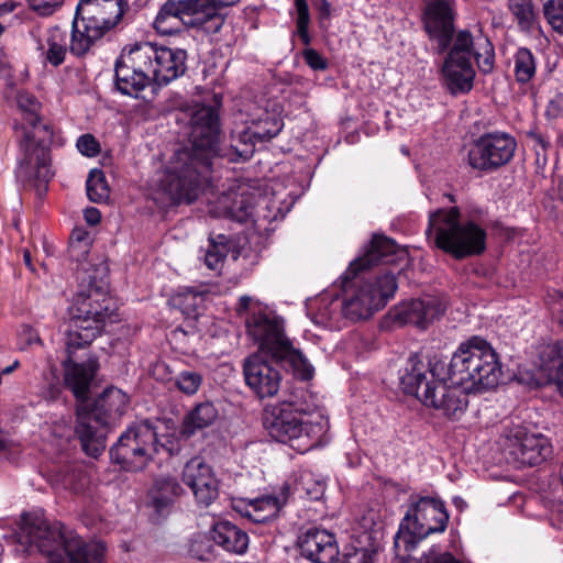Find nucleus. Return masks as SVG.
<instances>
[{"instance_id":"obj_33","label":"nucleus","mask_w":563,"mask_h":563,"mask_svg":"<svg viewBox=\"0 0 563 563\" xmlns=\"http://www.w3.org/2000/svg\"><path fill=\"white\" fill-rule=\"evenodd\" d=\"M181 11L177 0L166 1L154 20L155 30L163 35L179 32L184 26H187Z\"/></svg>"},{"instance_id":"obj_52","label":"nucleus","mask_w":563,"mask_h":563,"mask_svg":"<svg viewBox=\"0 0 563 563\" xmlns=\"http://www.w3.org/2000/svg\"><path fill=\"white\" fill-rule=\"evenodd\" d=\"M528 136L531 139L532 142L540 145L543 150H547L550 145L549 141L543 137L542 134L531 131L528 133Z\"/></svg>"},{"instance_id":"obj_57","label":"nucleus","mask_w":563,"mask_h":563,"mask_svg":"<svg viewBox=\"0 0 563 563\" xmlns=\"http://www.w3.org/2000/svg\"><path fill=\"white\" fill-rule=\"evenodd\" d=\"M559 191H560V197L563 201V177L562 179L560 180V184H559Z\"/></svg>"},{"instance_id":"obj_14","label":"nucleus","mask_w":563,"mask_h":563,"mask_svg":"<svg viewBox=\"0 0 563 563\" xmlns=\"http://www.w3.org/2000/svg\"><path fill=\"white\" fill-rule=\"evenodd\" d=\"M516 148L517 142L509 133H484L470 144L467 162L474 169L494 172L512 159Z\"/></svg>"},{"instance_id":"obj_51","label":"nucleus","mask_w":563,"mask_h":563,"mask_svg":"<svg viewBox=\"0 0 563 563\" xmlns=\"http://www.w3.org/2000/svg\"><path fill=\"white\" fill-rule=\"evenodd\" d=\"M85 220L90 225H96L101 220L100 211L97 208H88L85 210Z\"/></svg>"},{"instance_id":"obj_5","label":"nucleus","mask_w":563,"mask_h":563,"mask_svg":"<svg viewBox=\"0 0 563 563\" xmlns=\"http://www.w3.org/2000/svg\"><path fill=\"white\" fill-rule=\"evenodd\" d=\"M20 541L34 545L47 563H103L106 547L100 541L84 542L60 522H48L40 514L23 517Z\"/></svg>"},{"instance_id":"obj_35","label":"nucleus","mask_w":563,"mask_h":563,"mask_svg":"<svg viewBox=\"0 0 563 563\" xmlns=\"http://www.w3.org/2000/svg\"><path fill=\"white\" fill-rule=\"evenodd\" d=\"M508 8L522 32L532 33L539 29V14L533 0H508Z\"/></svg>"},{"instance_id":"obj_62","label":"nucleus","mask_w":563,"mask_h":563,"mask_svg":"<svg viewBox=\"0 0 563 563\" xmlns=\"http://www.w3.org/2000/svg\"><path fill=\"white\" fill-rule=\"evenodd\" d=\"M3 32V26L0 24V35L2 34Z\"/></svg>"},{"instance_id":"obj_32","label":"nucleus","mask_w":563,"mask_h":563,"mask_svg":"<svg viewBox=\"0 0 563 563\" xmlns=\"http://www.w3.org/2000/svg\"><path fill=\"white\" fill-rule=\"evenodd\" d=\"M308 313L313 323L321 327H333L342 316V303L338 298L324 295L309 306Z\"/></svg>"},{"instance_id":"obj_10","label":"nucleus","mask_w":563,"mask_h":563,"mask_svg":"<svg viewBox=\"0 0 563 563\" xmlns=\"http://www.w3.org/2000/svg\"><path fill=\"white\" fill-rule=\"evenodd\" d=\"M362 271L358 267L350 271L349 267L345 273L349 282L344 286V298L341 301L342 316L351 321L369 318L386 305L397 289L394 273L386 272L375 278H366L360 275Z\"/></svg>"},{"instance_id":"obj_26","label":"nucleus","mask_w":563,"mask_h":563,"mask_svg":"<svg viewBox=\"0 0 563 563\" xmlns=\"http://www.w3.org/2000/svg\"><path fill=\"white\" fill-rule=\"evenodd\" d=\"M289 485L284 484L277 495H265L245 504L243 515L254 522H265L275 517L289 498Z\"/></svg>"},{"instance_id":"obj_46","label":"nucleus","mask_w":563,"mask_h":563,"mask_svg":"<svg viewBox=\"0 0 563 563\" xmlns=\"http://www.w3.org/2000/svg\"><path fill=\"white\" fill-rule=\"evenodd\" d=\"M374 552L367 549H355L344 554L342 563H373Z\"/></svg>"},{"instance_id":"obj_25","label":"nucleus","mask_w":563,"mask_h":563,"mask_svg":"<svg viewBox=\"0 0 563 563\" xmlns=\"http://www.w3.org/2000/svg\"><path fill=\"white\" fill-rule=\"evenodd\" d=\"M406 255V251L398 250L391 239L374 235L365 254L350 264V271L356 267L364 271L378 263L391 264L396 260L405 258Z\"/></svg>"},{"instance_id":"obj_7","label":"nucleus","mask_w":563,"mask_h":563,"mask_svg":"<svg viewBox=\"0 0 563 563\" xmlns=\"http://www.w3.org/2000/svg\"><path fill=\"white\" fill-rule=\"evenodd\" d=\"M471 55L483 74L494 69L495 49L490 41L484 35L473 37L468 31L459 32L442 68L445 84L453 95L466 93L473 88L475 71Z\"/></svg>"},{"instance_id":"obj_39","label":"nucleus","mask_w":563,"mask_h":563,"mask_svg":"<svg viewBox=\"0 0 563 563\" xmlns=\"http://www.w3.org/2000/svg\"><path fill=\"white\" fill-rule=\"evenodd\" d=\"M219 242L210 239L205 253V264L212 271H219L223 266L224 260L228 255L225 236L219 235Z\"/></svg>"},{"instance_id":"obj_43","label":"nucleus","mask_w":563,"mask_h":563,"mask_svg":"<svg viewBox=\"0 0 563 563\" xmlns=\"http://www.w3.org/2000/svg\"><path fill=\"white\" fill-rule=\"evenodd\" d=\"M543 11L552 29L563 34V0H549Z\"/></svg>"},{"instance_id":"obj_13","label":"nucleus","mask_w":563,"mask_h":563,"mask_svg":"<svg viewBox=\"0 0 563 563\" xmlns=\"http://www.w3.org/2000/svg\"><path fill=\"white\" fill-rule=\"evenodd\" d=\"M158 451L156 432L148 422L129 428L111 448V459L125 471H142Z\"/></svg>"},{"instance_id":"obj_34","label":"nucleus","mask_w":563,"mask_h":563,"mask_svg":"<svg viewBox=\"0 0 563 563\" xmlns=\"http://www.w3.org/2000/svg\"><path fill=\"white\" fill-rule=\"evenodd\" d=\"M257 140L250 124H238L231 132V161L250 159L256 146Z\"/></svg>"},{"instance_id":"obj_17","label":"nucleus","mask_w":563,"mask_h":563,"mask_svg":"<svg viewBox=\"0 0 563 563\" xmlns=\"http://www.w3.org/2000/svg\"><path fill=\"white\" fill-rule=\"evenodd\" d=\"M256 196L249 186L236 185L231 187L228 192H223L217 199L210 201L209 212L213 217L230 218L243 222L253 214Z\"/></svg>"},{"instance_id":"obj_12","label":"nucleus","mask_w":563,"mask_h":563,"mask_svg":"<svg viewBox=\"0 0 563 563\" xmlns=\"http://www.w3.org/2000/svg\"><path fill=\"white\" fill-rule=\"evenodd\" d=\"M449 514L444 503L435 497H420L412 503L400 522L397 541L404 543L407 551L416 548L417 542L431 533L446 529Z\"/></svg>"},{"instance_id":"obj_48","label":"nucleus","mask_w":563,"mask_h":563,"mask_svg":"<svg viewBox=\"0 0 563 563\" xmlns=\"http://www.w3.org/2000/svg\"><path fill=\"white\" fill-rule=\"evenodd\" d=\"M303 59L313 70H324L328 67L327 60L313 48L303 51Z\"/></svg>"},{"instance_id":"obj_20","label":"nucleus","mask_w":563,"mask_h":563,"mask_svg":"<svg viewBox=\"0 0 563 563\" xmlns=\"http://www.w3.org/2000/svg\"><path fill=\"white\" fill-rule=\"evenodd\" d=\"M183 479L200 505L209 506L219 496V482L211 466L200 457H194L186 463Z\"/></svg>"},{"instance_id":"obj_37","label":"nucleus","mask_w":563,"mask_h":563,"mask_svg":"<svg viewBox=\"0 0 563 563\" xmlns=\"http://www.w3.org/2000/svg\"><path fill=\"white\" fill-rule=\"evenodd\" d=\"M257 142H266L275 137L282 130V121L268 112H264L250 124Z\"/></svg>"},{"instance_id":"obj_6","label":"nucleus","mask_w":563,"mask_h":563,"mask_svg":"<svg viewBox=\"0 0 563 563\" xmlns=\"http://www.w3.org/2000/svg\"><path fill=\"white\" fill-rule=\"evenodd\" d=\"M16 102L26 123L21 128V156L15 172L16 177L23 181L37 179L47 184L53 177L48 151L53 132L47 124L42 122L38 115L41 103L32 93L20 91Z\"/></svg>"},{"instance_id":"obj_49","label":"nucleus","mask_w":563,"mask_h":563,"mask_svg":"<svg viewBox=\"0 0 563 563\" xmlns=\"http://www.w3.org/2000/svg\"><path fill=\"white\" fill-rule=\"evenodd\" d=\"M19 336L23 349H26L35 343L41 344L38 333L30 325H23Z\"/></svg>"},{"instance_id":"obj_47","label":"nucleus","mask_w":563,"mask_h":563,"mask_svg":"<svg viewBox=\"0 0 563 563\" xmlns=\"http://www.w3.org/2000/svg\"><path fill=\"white\" fill-rule=\"evenodd\" d=\"M32 10L41 15H49L60 4V0H27Z\"/></svg>"},{"instance_id":"obj_41","label":"nucleus","mask_w":563,"mask_h":563,"mask_svg":"<svg viewBox=\"0 0 563 563\" xmlns=\"http://www.w3.org/2000/svg\"><path fill=\"white\" fill-rule=\"evenodd\" d=\"M175 384L184 394L195 395L202 384V376L195 371H183L177 375Z\"/></svg>"},{"instance_id":"obj_50","label":"nucleus","mask_w":563,"mask_h":563,"mask_svg":"<svg viewBox=\"0 0 563 563\" xmlns=\"http://www.w3.org/2000/svg\"><path fill=\"white\" fill-rule=\"evenodd\" d=\"M205 536H198L190 545V553L199 560H206L210 553L209 548L202 550V544L205 543Z\"/></svg>"},{"instance_id":"obj_16","label":"nucleus","mask_w":563,"mask_h":563,"mask_svg":"<svg viewBox=\"0 0 563 563\" xmlns=\"http://www.w3.org/2000/svg\"><path fill=\"white\" fill-rule=\"evenodd\" d=\"M307 415L308 408L294 401L269 405L264 410V428L272 439L288 443L301 438L303 433L309 434V422L305 420Z\"/></svg>"},{"instance_id":"obj_23","label":"nucleus","mask_w":563,"mask_h":563,"mask_svg":"<svg viewBox=\"0 0 563 563\" xmlns=\"http://www.w3.org/2000/svg\"><path fill=\"white\" fill-rule=\"evenodd\" d=\"M109 424L91 410H77L76 434L86 454L97 457L106 449Z\"/></svg>"},{"instance_id":"obj_9","label":"nucleus","mask_w":563,"mask_h":563,"mask_svg":"<svg viewBox=\"0 0 563 563\" xmlns=\"http://www.w3.org/2000/svg\"><path fill=\"white\" fill-rule=\"evenodd\" d=\"M125 0H80L73 21L70 53L85 55L90 47L121 21Z\"/></svg>"},{"instance_id":"obj_29","label":"nucleus","mask_w":563,"mask_h":563,"mask_svg":"<svg viewBox=\"0 0 563 563\" xmlns=\"http://www.w3.org/2000/svg\"><path fill=\"white\" fill-rule=\"evenodd\" d=\"M210 534L216 544L228 552L242 554L247 549L249 536L230 521L214 523Z\"/></svg>"},{"instance_id":"obj_3","label":"nucleus","mask_w":563,"mask_h":563,"mask_svg":"<svg viewBox=\"0 0 563 563\" xmlns=\"http://www.w3.org/2000/svg\"><path fill=\"white\" fill-rule=\"evenodd\" d=\"M114 303L107 291L93 284L80 289L73 299L66 331L67 358L63 362L64 380L78 400L84 401L98 369V362L89 356L84 363L74 358L78 349L87 347L99 336L108 321H112Z\"/></svg>"},{"instance_id":"obj_61","label":"nucleus","mask_w":563,"mask_h":563,"mask_svg":"<svg viewBox=\"0 0 563 563\" xmlns=\"http://www.w3.org/2000/svg\"><path fill=\"white\" fill-rule=\"evenodd\" d=\"M563 301V298H562ZM560 323L563 325V316L560 318Z\"/></svg>"},{"instance_id":"obj_42","label":"nucleus","mask_w":563,"mask_h":563,"mask_svg":"<svg viewBox=\"0 0 563 563\" xmlns=\"http://www.w3.org/2000/svg\"><path fill=\"white\" fill-rule=\"evenodd\" d=\"M549 358L555 369V383L559 391L563 395V338L549 346Z\"/></svg>"},{"instance_id":"obj_15","label":"nucleus","mask_w":563,"mask_h":563,"mask_svg":"<svg viewBox=\"0 0 563 563\" xmlns=\"http://www.w3.org/2000/svg\"><path fill=\"white\" fill-rule=\"evenodd\" d=\"M501 448L507 461L517 467L539 465L552 453L551 444L544 435L529 432L522 426L506 431Z\"/></svg>"},{"instance_id":"obj_55","label":"nucleus","mask_w":563,"mask_h":563,"mask_svg":"<svg viewBox=\"0 0 563 563\" xmlns=\"http://www.w3.org/2000/svg\"><path fill=\"white\" fill-rule=\"evenodd\" d=\"M454 504L457 506V507H462L465 505L464 500L461 498V497H455L454 498Z\"/></svg>"},{"instance_id":"obj_19","label":"nucleus","mask_w":563,"mask_h":563,"mask_svg":"<svg viewBox=\"0 0 563 563\" xmlns=\"http://www.w3.org/2000/svg\"><path fill=\"white\" fill-rule=\"evenodd\" d=\"M244 378L246 385L260 397L275 396L282 384V374L271 362L260 354L249 356L244 361Z\"/></svg>"},{"instance_id":"obj_63","label":"nucleus","mask_w":563,"mask_h":563,"mask_svg":"<svg viewBox=\"0 0 563 563\" xmlns=\"http://www.w3.org/2000/svg\"><path fill=\"white\" fill-rule=\"evenodd\" d=\"M308 474H302L300 475V478L303 479V477H306Z\"/></svg>"},{"instance_id":"obj_45","label":"nucleus","mask_w":563,"mask_h":563,"mask_svg":"<svg viewBox=\"0 0 563 563\" xmlns=\"http://www.w3.org/2000/svg\"><path fill=\"white\" fill-rule=\"evenodd\" d=\"M76 146L82 155L88 157H93L100 152V145L91 134H84L79 136Z\"/></svg>"},{"instance_id":"obj_38","label":"nucleus","mask_w":563,"mask_h":563,"mask_svg":"<svg viewBox=\"0 0 563 563\" xmlns=\"http://www.w3.org/2000/svg\"><path fill=\"white\" fill-rule=\"evenodd\" d=\"M86 188L88 198L93 202L101 203L109 198L110 189L102 170L92 169L89 173Z\"/></svg>"},{"instance_id":"obj_60","label":"nucleus","mask_w":563,"mask_h":563,"mask_svg":"<svg viewBox=\"0 0 563 563\" xmlns=\"http://www.w3.org/2000/svg\"><path fill=\"white\" fill-rule=\"evenodd\" d=\"M69 485H71V481L65 482V486H69Z\"/></svg>"},{"instance_id":"obj_54","label":"nucleus","mask_w":563,"mask_h":563,"mask_svg":"<svg viewBox=\"0 0 563 563\" xmlns=\"http://www.w3.org/2000/svg\"><path fill=\"white\" fill-rule=\"evenodd\" d=\"M14 9V4L3 3L0 5V15L11 12Z\"/></svg>"},{"instance_id":"obj_18","label":"nucleus","mask_w":563,"mask_h":563,"mask_svg":"<svg viewBox=\"0 0 563 563\" xmlns=\"http://www.w3.org/2000/svg\"><path fill=\"white\" fill-rule=\"evenodd\" d=\"M187 22V27H199L214 34L223 25L220 8L233 5L239 0H177Z\"/></svg>"},{"instance_id":"obj_22","label":"nucleus","mask_w":563,"mask_h":563,"mask_svg":"<svg viewBox=\"0 0 563 563\" xmlns=\"http://www.w3.org/2000/svg\"><path fill=\"white\" fill-rule=\"evenodd\" d=\"M454 16L449 0H430L424 12V27L432 40L438 42L439 52H444L454 33Z\"/></svg>"},{"instance_id":"obj_40","label":"nucleus","mask_w":563,"mask_h":563,"mask_svg":"<svg viewBox=\"0 0 563 563\" xmlns=\"http://www.w3.org/2000/svg\"><path fill=\"white\" fill-rule=\"evenodd\" d=\"M201 302L202 297L192 290L181 291L172 298L173 306L188 317L196 314Z\"/></svg>"},{"instance_id":"obj_56","label":"nucleus","mask_w":563,"mask_h":563,"mask_svg":"<svg viewBox=\"0 0 563 563\" xmlns=\"http://www.w3.org/2000/svg\"><path fill=\"white\" fill-rule=\"evenodd\" d=\"M16 365H18V362H15L12 366L5 367L2 373L3 374L11 373L13 371V368L16 367Z\"/></svg>"},{"instance_id":"obj_53","label":"nucleus","mask_w":563,"mask_h":563,"mask_svg":"<svg viewBox=\"0 0 563 563\" xmlns=\"http://www.w3.org/2000/svg\"><path fill=\"white\" fill-rule=\"evenodd\" d=\"M252 301H253L252 297H250V296H242L240 298V300H239V306L236 308V312L239 314H241V313L247 311V309H249V307H250Z\"/></svg>"},{"instance_id":"obj_8","label":"nucleus","mask_w":563,"mask_h":563,"mask_svg":"<svg viewBox=\"0 0 563 563\" xmlns=\"http://www.w3.org/2000/svg\"><path fill=\"white\" fill-rule=\"evenodd\" d=\"M426 233L438 249L456 260L479 255L486 247L485 230L474 221L462 222L457 207L431 212Z\"/></svg>"},{"instance_id":"obj_28","label":"nucleus","mask_w":563,"mask_h":563,"mask_svg":"<svg viewBox=\"0 0 563 563\" xmlns=\"http://www.w3.org/2000/svg\"><path fill=\"white\" fill-rule=\"evenodd\" d=\"M129 404L130 398L124 391L110 387L98 397L91 411L110 426L126 412Z\"/></svg>"},{"instance_id":"obj_31","label":"nucleus","mask_w":563,"mask_h":563,"mask_svg":"<svg viewBox=\"0 0 563 563\" xmlns=\"http://www.w3.org/2000/svg\"><path fill=\"white\" fill-rule=\"evenodd\" d=\"M218 417L219 412L213 402H200L184 417L181 433L186 437H190L197 431L212 426Z\"/></svg>"},{"instance_id":"obj_59","label":"nucleus","mask_w":563,"mask_h":563,"mask_svg":"<svg viewBox=\"0 0 563 563\" xmlns=\"http://www.w3.org/2000/svg\"><path fill=\"white\" fill-rule=\"evenodd\" d=\"M3 441L0 439V450L3 449Z\"/></svg>"},{"instance_id":"obj_58","label":"nucleus","mask_w":563,"mask_h":563,"mask_svg":"<svg viewBox=\"0 0 563 563\" xmlns=\"http://www.w3.org/2000/svg\"><path fill=\"white\" fill-rule=\"evenodd\" d=\"M24 261H25L27 266H31V257H30V253L29 252H26L24 254Z\"/></svg>"},{"instance_id":"obj_2","label":"nucleus","mask_w":563,"mask_h":563,"mask_svg":"<svg viewBox=\"0 0 563 563\" xmlns=\"http://www.w3.org/2000/svg\"><path fill=\"white\" fill-rule=\"evenodd\" d=\"M191 148L177 151L159 180L169 203L191 202L208 180L212 161L219 155V115L213 107L198 106L191 112Z\"/></svg>"},{"instance_id":"obj_30","label":"nucleus","mask_w":563,"mask_h":563,"mask_svg":"<svg viewBox=\"0 0 563 563\" xmlns=\"http://www.w3.org/2000/svg\"><path fill=\"white\" fill-rule=\"evenodd\" d=\"M181 485L172 476H161L155 479L148 492V500L157 512L168 508L183 494Z\"/></svg>"},{"instance_id":"obj_27","label":"nucleus","mask_w":563,"mask_h":563,"mask_svg":"<svg viewBox=\"0 0 563 563\" xmlns=\"http://www.w3.org/2000/svg\"><path fill=\"white\" fill-rule=\"evenodd\" d=\"M70 44L68 45V34L66 30L59 26H53L46 31L37 42V51L41 52L43 60L54 67L65 62Z\"/></svg>"},{"instance_id":"obj_21","label":"nucleus","mask_w":563,"mask_h":563,"mask_svg":"<svg viewBox=\"0 0 563 563\" xmlns=\"http://www.w3.org/2000/svg\"><path fill=\"white\" fill-rule=\"evenodd\" d=\"M300 554L311 563H334L340 554L335 536L322 528L307 529L298 540Z\"/></svg>"},{"instance_id":"obj_24","label":"nucleus","mask_w":563,"mask_h":563,"mask_svg":"<svg viewBox=\"0 0 563 563\" xmlns=\"http://www.w3.org/2000/svg\"><path fill=\"white\" fill-rule=\"evenodd\" d=\"M445 308L446 306L441 299L426 296L402 303L396 312V318L402 323H410L420 329H426L444 313Z\"/></svg>"},{"instance_id":"obj_44","label":"nucleus","mask_w":563,"mask_h":563,"mask_svg":"<svg viewBox=\"0 0 563 563\" xmlns=\"http://www.w3.org/2000/svg\"><path fill=\"white\" fill-rule=\"evenodd\" d=\"M297 11V32L303 44L310 43L308 26L310 22L309 8L306 0H295Z\"/></svg>"},{"instance_id":"obj_4","label":"nucleus","mask_w":563,"mask_h":563,"mask_svg":"<svg viewBox=\"0 0 563 563\" xmlns=\"http://www.w3.org/2000/svg\"><path fill=\"white\" fill-rule=\"evenodd\" d=\"M187 53L151 42L125 46L115 63V84L120 92L137 97L151 84L167 85L186 71Z\"/></svg>"},{"instance_id":"obj_11","label":"nucleus","mask_w":563,"mask_h":563,"mask_svg":"<svg viewBox=\"0 0 563 563\" xmlns=\"http://www.w3.org/2000/svg\"><path fill=\"white\" fill-rule=\"evenodd\" d=\"M246 331L262 351L276 361L288 363L302 379L312 376L313 367L285 336L283 321L279 318L263 311L254 312L246 320Z\"/></svg>"},{"instance_id":"obj_1","label":"nucleus","mask_w":563,"mask_h":563,"mask_svg":"<svg viewBox=\"0 0 563 563\" xmlns=\"http://www.w3.org/2000/svg\"><path fill=\"white\" fill-rule=\"evenodd\" d=\"M501 377L497 352L488 341L474 335L460 343L449 363L437 357L427 363L409 357L399 380L406 394L455 418L466 409L467 394L492 389Z\"/></svg>"},{"instance_id":"obj_36","label":"nucleus","mask_w":563,"mask_h":563,"mask_svg":"<svg viewBox=\"0 0 563 563\" xmlns=\"http://www.w3.org/2000/svg\"><path fill=\"white\" fill-rule=\"evenodd\" d=\"M537 62L532 52L520 47L514 55V75L518 82L527 84L536 75Z\"/></svg>"}]
</instances>
